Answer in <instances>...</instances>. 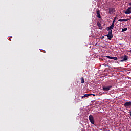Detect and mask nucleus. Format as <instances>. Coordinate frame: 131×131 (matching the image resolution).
<instances>
[{
  "instance_id": "f257e3e1",
  "label": "nucleus",
  "mask_w": 131,
  "mask_h": 131,
  "mask_svg": "<svg viewBox=\"0 0 131 131\" xmlns=\"http://www.w3.org/2000/svg\"><path fill=\"white\" fill-rule=\"evenodd\" d=\"M89 121L91 122L92 124H95V119L94 118V117L93 115H90L89 116Z\"/></svg>"
},
{
  "instance_id": "f03ea898",
  "label": "nucleus",
  "mask_w": 131,
  "mask_h": 131,
  "mask_svg": "<svg viewBox=\"0 0 131 131\" xmlns=\"http://www.w3.org/2000/svg\"><path fill=\"white\" fill-rule=\"evenodd\" d=\"M106 36H107L108 39H109V40H111L112 39V38H113V35L112 34V32H111V31H110L108 32V34L106 35Z\"/></svg>"
},
{
  "instance_id": "7ed1b4c3",
  "label": "nucleus",
  "mask_w": 131,
  "mask_h": 131,
  "mask_svg": "<svg viewBox=\"0 0 131 131\" xmlns=\"http://www.w3.org/2000/svg\"><path fill=\"white\" fill-rule=\"evenodd\" d=\"M112 88V85L107 86H103L102 88L104 92H108V91H110V89Z\"/></svg>"
},
{
  "instance_id": "20e7f679",
  "label": "nucleus",
  "mask_w": 131,
  "mask_h": 131,
  "mask_svg": "<svg viewBox=\"0 0 131 131\" xmlns=\"http://www.w3.org/2000/svg\"><path fill=\"white\" fill-rule=\"evenodd\" d=\"M124 107H125V108H129V107H131V101L126 102L124 104Z\"/></svg>"
},
{
  "instance_id": "39448f33",
  "label": "nucleus",
  "mask_w": 131,
  "mask_h": 131,
  "mask_svg": "<svg viewBox=\"0 0 131 131\" xmlns=\"http://www.w3.org/2000/svg\"><path fill=\"white\" fill-rule=\"evenodd\" d=\"M113 27H114V24H112L110 27H108L106 28V30H107V31H111V32H112V29H113Z\"/></svg>"
},
{
  "instance_id": "423d86ee",
  "label": "nucleus",
  "mask_w": 131,
  "mask_h": 131,
  "mask_svg": "<svg viewBox=\"0 0 131 131\" xmlns=\"http://www.w3.org/2000/svg\"><path fill=\"white\" fill-rule=\"evenodd\" d=\"M124 13L127 15H129V14H131V7L128 8Z\"/></svg>"
},
{
  "instance_id": "0eeeda50",
  "label": "nucleus",
  "mask_w": 131,
  "mask_h": 131,
  "mask_svg": "<svg viewBox=\"0 0 131 131\" xmlns=\"http://www.w3.org/2000/svg\"><path fill=\"white\" fill-rule=\"evenodd\" d=\"M115 12V9L114 8H109V13L110 14H113V13H114Z\"/></svg>"
},
{
  "instance_id": "6e6552de",
  "label": "nucleus",
  "mask_w": 131,
  "mask_h": 131,
  "mask_svg": "<svg viewBox=\"0 0 131 131\" xmlns=\"http://www.w3.org/2000/svg\"><path fill=\"white\" fill-rule=\"evenodd\" d=\"M124 61H127V56L126 55H125L123 58V59L120 60L119 62H123Z\"/></svg>"
},
{
  "instance_id": "1a4fd4ad",
  "label": "nucleus",
  "mask_w": 131,
  "mask_h": 131,
  "mask_svg": "<svg viewBox=\"0 0 131 131\" xmlns=\"http://www.w3.org/2000/svg\"><path fill=\"white\" fill-rule=\"evenodd\" d=\"M130 19H119L118 22H127V21H129Z\"/></svg>"
},
{
  "instance_id": "9d476101",
  "label": "nucleus",
  "mask_w": 131,
  "mask_h": 131,
  "mask_svg": "<svg viewBox=\"0 0 131 131\" xmlns=\"http://www.w3.org/2000/svg\"><path fill=\"white\" fill-rule=\"evenodd\" d=\"M96 14L97 15V17L101 19V15L100 14V10H97L96 11Z\"/></svg>"
},
{
  "instance_id": "9b49d317",
  "label": "nucleus",
  "mask_w": 131,
  "mask_h": 131,
  "mask_svg": "<svg viewBox=\"0 0 131 131\" xmlns=\"http://www.w3.org/2000/svg\"><path fill=\"white\" fill-rule=\"evenodd\" d=\"M92 94H84L83 96H82L81 97L82 99H83V98H86L90 96H91Z\"/></svg>"
},
{
  "instance_id": "f8f14e48",
  "label": "nucleus",
  "mask_w": 131,
  "mask_h": 131,
  "mask_svg": "<svg viewBox=\"0 0 131 131\" xmlns=\"http://www.w3.org/2000/svg\"><path fill=\"white\" fill-rule=\"evenodd\" d=\"M126 30H127V28H124L122 29V32H124V31H126Z\"/></svg>"
},
{
  "instance_id": "ddd939ff",
  "label": "nucleus",
  "mask_w": 131,
  "mask_h": 131,
  "mask_svg": "<svg viewBox=\"0 0 131 131\" xmlns=\"http://www.w3.org/2000/svg\"><path fill=\"white\" fill-rule=\"evenodd\" d=\"M81 83H84V79L83 77L81 78Z\"/></svg>"
},
{
  "instance_id": "4468645a",
  "label": "nucleus",
  "mask_w": 131,
  "mask_h": 131,
  "mask_svg": "<svg viewBox=\"0 0 131 131\" xmlns=\"http://www.w3.org/2000/svg\"><path fill=\"white\" fill-rule=\"evenodd\" d=\"M116 20V17H114L112 24H114V23H115Z\"/></svg>"
},
{
  "instance_id": "2eb2a0df",
  "label": "nucleus",
  "mask_w": 131,
  "mask_h": 131,
  "mask_svg": "<svg viewBox=\"0 0 131 131\" xmlns=\"http://www.w3.org/2000/svg\"><path fill=\"white\" fill-rule=\"evenodd\" d=\"M112 60H118V59L116 57H112Z\"/></svg>"
},
{
  "instance_id": "dca6fc26",
  "label": "nucleus",
  "mask_w": 131,
  "mask_h": 131,
  "mask_svg": "<svg viewBox=\"0 0 131 131\" xmlns=\"http://www.w3.org/2000/svg\"><path fill=\"white\" fill-rule=\"evenodd\" d=\"M106 58H108V59H111V60H112V57H111V56H106Z\"/></svg>"
},
{
  "instance_id": "f3484780",
  "label": "nucleus",
  "mask_w": 131,
  "mask_h": 131,
  "mask_svg": "<svg viewBox=\"0 0 131 131\" xmlns=\"http://www.w3.org/2000/svg\"><path fill=\"white\" fill-rule=\"evenodd\" d=\"M97 25L100 27V26H101V24H100V23H97Z\"/></svg>"
},
{
  "instance_id": "a211bd4d",
  "label": "nucleus",
  "mask_w": 131,
  "mask_h": 131,
  "mask_svg": "<svg viewBox=\"0 0 131 131\" xmlns=\"http://www.w3.org/2000/svg\"><path fill=\"white\" fill-rule=\"evenodd\" d=\"M92 95V96H93V97H95V96H96V94H91Z\"/></svg>"
},
{
  "instance_id": "6ab92c4d",
  "label": "nucleus",
  "mask_w": 131,
  "mask_h": 131,
  "mask_svg": "<svg viewBox=\"0 0 131 131\" xmlns=\"http://www.w3.org/2000/svg\"><path fill=\"white\" fill-rule=\"evenodd\" d=\"M103 38H104V36H102V37H101V39H103Z\"/></svg>"
},
{
  "instance_id": "aec40b11",
  "label": "nucleus",
  "mask_w": 131,
  "mask_h": 131,
  "mask_svg": "<svg viewBox=\"0 0 131 131\" xmlns=\"http://www.w3.org/2000/svg\"><path fill=\"white\" fill-rule=\"evenodd\" d=\"M129 6H131V2L129 3Z\"/></svg>"
},
{
  "instance_id": "412c9836",
  "label": "nucleus",
  "mask_w": 131,
  "mask_h": 131,
  "mask_svg": "<svg viewBox=\"0 0 131 131\" xmlns=\"http://www.w3.org/2000/svg\"><path fill=\"white\" fill-rule=\"evenodd\" d=\"M130 52H131V50H130Z\"/></svg>"
}]
</instances>
